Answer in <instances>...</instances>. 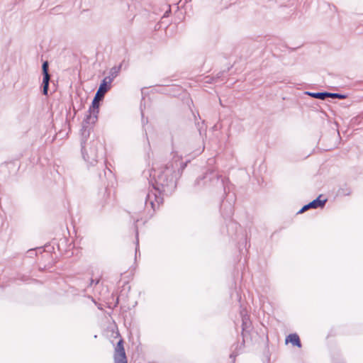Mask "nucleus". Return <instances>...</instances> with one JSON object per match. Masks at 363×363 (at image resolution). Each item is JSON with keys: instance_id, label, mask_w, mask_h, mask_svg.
<instances>
[{"instance_id": "1", "label": "nucleus", "mask_w": 363, "mask_h": 363, "mask_svg": "<svg viewBox=\"0 0 363 363\" xmlns=\"http://www.w3.org/2000/svg\"><path fill=\"white\" fill-rule=\"evenodd\" d=\"M113 359L114 363H128L122 339L118 342L115 347Z\"/></svg>"}, {"instance_id": "2", "label": "nucleus", "mask_w": 363, "mask_h": 363, "mask_svg": "<svg viewBox=\"0 0 363 363\" xmlns=\"http://www.w3.org/2000/svg\"><path fill=\"white\" fill-rule=\"evenodd\" d=\"M112 80L110 77H106L102 80L96 94L97 98L104 99L105 94L111 89Z\"/></svg>"}, {"instance_id": "3", "label": "nucleus", "mask_w": 363, "mask_h": 363, "mask_svg": "<svg viewBox=\"0 0 363 363\" xmlns=\"http://www.w3.org/2000/svg\"><path fill=\"white\" fill-rule=\"evenodd\" d=\"M326 199H321V196H318L316 199L310 202L308 204L304 206L299 211L298 213H302L304 211H307L309 208H317L319 207H323L325 202Z\"/></svg>"}, {"instance_id": "4", "label": "nucleus", "mask_w": 363, "mask_h": 363, "mask_svg": "<svg viewBox=\"0 0 363 363\" xmlns=\"http://www.w3.org/2000/svg\"><path fill=\"white\" fill-rule=\"evenodd\" d=\"M43 94L45 95H47L48 90V86H49V81H50V74L48 73V62L47 61L44 62L43 64Z\"/></svg>"}, {"instance_id": "5", "label": "nucleus", "mask_w": 363, "mask_h": 363, "mask_svg": "<svg viewBox=\"0 0 363 363\" xmlns=\"http://www.w3.org/2000/svg\"><path fill=\"white\" fill-rule=\"evenodd\" d=\"M102 99L97 98V96L95 95L92 104L89 108L90 115H93L95 118H97V115L99 112V102Z\"/></svg>"}, {"instance_id": "6", "label": "nucleus", "mask_w": 363, "mask_h": 363, "mask_svg": "<svg viewBox=\"0 0 363 363\" xmlns=\"http://www.w3.org/2000/svg\"><path fill=\"white\" fill-rule=\"evenodd\" d=\"M285 342H286V344L290 342L294 346H296L299 348L301 347V342L299 336L296 333L289 335L286 337Z\"/></svg>"}, {"instance_id": "7", "label": "nucleus", "mask_w": 363, "mask_h": 363, "mask_svg": "<svg viewBox=\"0 0 363 363\" xmlns=\"http://www.w3.org/2000/svg\"><path fill=\"white\" fill-rule=\"evenodd\" d=\"M307 94L313 98L319 99H322V100H323L328 97V92H317V93L307 92Z\"/></svg>"}, {"instance_id": "8", "label": "nucleus", "mask_w": 363, "mask_h": 363, "mask_svg": "<svg viewBox=\"0 0 363 363\" xmlns=\"http://www.w3.org/2000/svg\"><path fill=\"white\" fill-rule=\"evenodd\" d=\"M328 97L333 99H345V96L339 94L328 93Z\"/></svg>"}]
</instances>
